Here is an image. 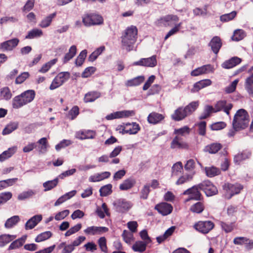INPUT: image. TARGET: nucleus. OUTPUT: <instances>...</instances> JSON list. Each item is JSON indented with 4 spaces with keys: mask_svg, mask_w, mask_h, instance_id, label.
I'll list each match as a JSON object with an SVG mask.
<instances>
[{
    "mask_svg": "<svg viewBox=\"0 0 253 253\" xmlns=\"http://www.w3.org/2000/svg\"><path fill=\"white\" fill-rule=\"evenodd\" d=\"M138 38V29L135 26L127 27L123 32L121 39V46L127 51L133 50Z\"/></svg>",
    "mask_w": 253,
    "mask_h": 253,
    "instance_id": "1",
    "label": "nucleus"
},
{
    "mask_svg": "<svg viewBox=\"0 0 253 253\" xmlns=\"http://www.w3.org/2000/svg\"><path fill=\"white\" fill-rule=\"evenodd\" d=\"M249 122L250 116L248 112L244 109H240L234 116L232 126L236 131H240L247 128Z\"/></svg>",
    "mask_w": 253,
    "mask_h": 253,
    "instance_id": "2",
    "label": "nucleus"
},
{
    "mask_svg": "<svg viewBox=\"0 0 253 253\" xmlns=\"http://www.w3.org/2000/svg\"><path fill=\"white\" fill-rule=\"evenodd\" d=\"M243 188V185L239 183H231L227 182L223 185L225 196L228 199H231L235 195L239 194Z\"/></svg>",
    "mask_w": 253,
    "mask_h": 253,
    "instance_id": "3",
    "label": "nucleus"
},
{
    "mask_svg": "<svg viewBox=\"0 0 253 253\" xmlns=\"http://www.w3.org/2000/svg\"><path fill=\"white\" fill-rule=\"evenodd\" d=\"M85 239L84 236H79L70 244H68L65 242L61 243L58 245V249L62 250L61 253H72L75 247L80 246Z\"/></svg>",
    "mask_w": 253,
    "mask_h": 253,
    "instance_id": "4",
    "label": "nucleus"
},
{
    "mask_svg": "<svg viewBox=\"0 0 253 253\" xmlns=\"http://www.w3.org/2000/svg\"><path fill=\"white\" fill-rule=\"evenodd\" d=\"M200 190H201L198 184L184 191L183 195L189 196L184 200V203L187 205L191 200L201 201L203 199V196Z\"/></svg>",
    "mask_w": 253,
    "mask_h": 253,
    "instance_id": "5",
    "label": "nucleus"
},
{
    "mask_svg": "<svg viewBox=\"0 0 253 253\" xmlns=\"http://www.w3.org/2000/svg\"><path fill=\"white\" fill-rule=\"evenodd\" d=\"M71 74L69 72H61L59 73L51 82L49 88L52 90L61 86L70 78Z\"/></svg>",
    "mask_w": 253,
    "mask_h": 253,
    "instance_id": "6",
    "label": "nucleus"
},
{
    "mask_svg": "<svg viewBox=\"0 0 253 253\" xmlns=\"http://www.w3.org/2000/svg\"><path fill=\"white\" fill-rule=\"evenodd\" d=\"M83 23L86 26L92 25H101L103 23V17L98 14L95 13H87L83 17Z\"/></svg>",
    "mask_w": 253,
    "mask_h": 253,
    "instance_id": "7",
    "label": "nucleus"
},
{
    "mask_svg": "<svg viewBox=\"0 0 253 253\" xmlns=\"http://www.w3.org/2000/svg\"><path fill=\"white\" fill-rule=\"evenodd\" d=\"M214 226V223L211 220H201L196 222L194 224L193 227L197 231L206 234L212 230Z\"/></svg>",
    "mask_w": 253,
    "mask_h": 253,
    "instance_id": "8",
    "label": "nucleus"
},
{
    "mask_svg": "<svg viewBox=\"0 0 253 253\" xmlns=\"http://www.w3.org/2000/svg\"><path fill=\"white\" fill-rule=\"evenodd\" d=\"M199 186L200 190L203 191L207 196H212L218 193L216 187L209 180L202 181Z\"/></svg>",
    "mask_w": 253,
    "mask_h": 253,
    "instance_id": "9",
    "label": "nucleus"
},
{
    "mask_svg": "<svg viewBox=\"0 0 253 253\" xmlns=\"http://www.w3.org/2000/svg\"><path fill=\"white\" fill-rule=\"evenodd\" d=\"M135 114V112L134 110H123L108 114L105 117V119L107 120L120 119L132 117L134 116Z\"/></svg>",
    "mask_w": 253,
    "mask_h": 253,
    "instance_id": "10",
    "label": "nucleus"
},
{
    "mask_svg": "<svg viewBox=\"0 0 253 253\" xmlns=\"http://www.w3.org/2000/svg\"><path fill=\"white\" fill-rule=\"evenodd\" d=\"M170 148L172 149H178L184 150H189L190 147L189 144L184 141L182 137L179 135H176L170 143Z\"/></svg>",
    "mask_w": 253,
    "mask_h": 253,
    "instance_id": "11",
    "label": "nucleus"
},
{
    "mask_svg": "<svg viewBox=\"0 0 253 253\" xmlns=\"http://www.w3.org/2000/svg\"><path fill=\"white\" fill-rule=\"evenodd\" d=\"M154 209L163 216H167L172 212L173 207L167 202H161L156 205Z\"/></svg>",
    "mask_w": 253,
    "mask_h": 253,
    "instance_id": "12",
    "label": "nucleus"
},
{
    "mask_svg": "<svg viewBox=\"0 0 253 253\" xmlns=\"http://www.w3.org/2000/svg\"><path fill=\"white\" fill-rule=\"evenodd\" d=\"M179 20V18L177 15L168 14L157 19L156 21V24L158 26H169L170 22H178Z\"/></svg>",
    "mask_w": 253,
    "mask_h": 253,
    "instance_id": "13",
    "label": "nucleus"
},
{
    "mask_svg": "<svg viewBox=\"0 0 253 253\" xmlns=\"http://www.w3.org/2000/svg\"><path fill=\"white\" fill-rule=\"evenodd\" d=\"M156 57V55H153L150 57L141 58L139 61L135 62L133 65L148 67H154L157 64Z\"/></svg>",
    "mask_w": 253,
    "mask_h": 253,
    "instance_id": "14",
    "label": "nucleus"
},
{
    "mask_svg": "<svg viewBox=\"0 0 253 253\" xmlns=\"http://www.w3.org/2000/svg\"><path fill=\"white\" fill-rule=\"evenodd\" d=\"M19 40L17 38H14L0 43V50L11 51L18 44Z\"/></svg>",
    "mask_w": 253,
    "mask_h": 253,
    "instance_id": "15",
    "label": "nucleus"
},
{
    "mask_svg": "<svg viewBox=\"0 0 253 253\" xmlns=\"http://www.w3.org/2000/svg\"><path fill=\"white\" fill-rule=\"evenodd\" d=\"M214 106L217 112L223 110L228 116H230V111L233 106L232 103H227L225 100L217 101Z\"/></svg>",
    "mask_w": 253,
    "mask_h": 253,
    "instance_id": "16",
    "label": "nucleus"
},
{
    "mask_svg": "<svg viewBox=\"0 0 253 253\" xmlns=\"http://www.w3.org/2000/svg\"><path fill=\"white\" fill-rule=\"evenodd\" d=\"M214 68L210 64L205 65L197 68L193 70L191 73L192 76L196 77L203 74H206L210 72H213Z\"/></svg>",
    "mask_w": 253,
    "mask_h": 253,
    "instance_id": "17",
    "label": "nucleus"
},
{
    "mask_svg": "<svg viewBox=\"0 0 253 253\" xmlns=\"http://www.w3.org/2000/svg\"><path fill=\"white\" fill-rule=\"evenodd\" d=\"M212 52L217 54L222 45V40L218 36L213 37L209 43Z\"/></svg>",
    "mask_w": 253,
    "mask_h": 253,
    "instance_id": "18",
    "label": "nucleus"
},
{
    "mask_svg": "<svg viewBox=\"0 0 253 253\" xmlns=\"http://www.w3.org/2000/svg\"><path fill=\"white\" fill-rule=\"evenodd\" d=\"M165 118V115L156 112H152L149 114L147 121L151 124L156 125L161 123L164 120Z\"/></svg>",
    "mask_w": 253,
    "mask_h": 253,
    "instance_id": "19",
    "label": "nucleus"
},
{
    "mask_svg": "<svg viewBox=\"0 0 253 253\" xmlns=\"http://www.w3.org/2000/svg\"><path fill=\"white\" fill-rule=\"evenodd\" d=\"M212 81L210 79H204L196 82L193 85L191 91L193 93L197 92L201 89L211 85Z\"/></svg>",
    "mask_w": 253,
    "mask_h": 253,
    "instance_id": "20",
    "label": "nucleus"
},
{
    "mask_svg": "<svg viewBox=\"0 0 253 253\" xmlns=\"http://www.w3.org/2000/svg\"><path fill=\"white\" fill-rule=\"evenodd\" d=\"M108 231V229L105 227L90 226L84 230V232L87 235H97L105 233Z\"/></svg>",
    "mask_w": 253,
    "mask_h": 253,
    "instance_id": "21",
    "label": "nucleus"
},
{
    "mask_svg": "<svg viewBox=\"0 0 253 253\" xmlns=\"http://www.w3.org/2000/svg\"><path fill=\"white\" fill-rule=\"evenodd\" d=\"M96 135V131L91 130H80L76 133V137L80 139H93Z\"/></svg>",
    "mask_w": 253,
    "mask_h": 253,
    "instance_id": "22",
    "label": "nucleus"
},
{
    "mask_svg": "<svg viewBox=\"0 0 253 253\" xmlns=\"http://www.w3.org/2000/svg\"><path fill=\"white\" fill-rule=\"evenodd\" d=\"M219 224L222 230L226 233H230L234 230L237 228V224L236 221L230 223L223 221H220Z\"/></svg>",
    "mask_w": 253,
    "mask_h": 253,
    "instance_id": "23",
    "label": "nucleus"
},
{
    "mask_svg": "<svg viewBox=\"0 0 253 253\" xmlns=\"http://www.w3.org/2000/svg\"><path fill=\"white\" fill-rule=\"evenodd\" d=\"M242 61V59L237 56H234L224 61L221 65L223 68L231 69L239 65Z\"/></svg>",
    "mask_w": 253,
    "mask_h": 253,
    "instance_id": "24",
    "label": "nucleus"
},
{
    "mask_svg": "<svg viewBox=\"0 0 253 253\" xmlns=\"http://www.w3.org/2000/svg\"><path fill=\"white\" fill-rule=\"evenodd\" d=\"M189 116L184 108H178L172 115L171 118L175 121H179Z\"/></svg>",
    "mask_w": 253,
    "mask_h": 253,
    "instance_id": "25",
    "label": "nucleus"
},
{
    "mask_svg": "<svg viewBox=\"0 0 253 253\" xmlns=\"http://www.w3.org/2000/svg\"><path fill=\"white\" fill-rule=\"evenodd\" d=\"M206 208L205 203L203 201H198L193 204L190 208L189 211L194 213L200 214L203 212Z\"/></svg>",
    "mask_w": 253,
    "mask_h": 253,
    "instance_id": "26",
    "label": "nucleus"
},
{
    "mask_svg": "<svg viewBox=\"0 0 253 253\" xmlns=\"http://www.w3.org/2000/svg\"><path fill=\"white\" fill-rule=\"evenodd\" d=\"M27 238V235H23L21 238L13 240V242L8 246V250L11 251L20 248L24 244Z\"/></svg>",
    "mask_w": 253,
    "mask_h": 253,
    "instance_id": "27",
    "label": "nucleus"
},
{
    "mask_svg": "<svg viewBox=\"0 0 253 253\" xmlns=\"http://www.w3.org/2000/svg\"><path fill=\"white\" fill-rule=\"evenodd\" d=\"M110 175L111 173L109 171L98 173L90 176L89 178V180L92 182H98L109 178Z\"/></svg>",
    "mask_w": 253,
    "mask_h": 253,
    "instance_id": "28",
    "label": "nucleus"
},
{
    "mask_svg": "<svg viewBox=\"0 0 253 253\" xmlns=\"http://www.w3.org/2000/svg\"><path fill=\"white\" fill-rule=\"evenodd\" d=\"M244 86L249 96L253 98V73L246 78Z\"/></svg>",
    "mask_w": 253,
    "mask_h": 253,
    "instance_id": "29",
    "label": "nucleus"
},
{
    "mask_svg": "<svg viewBox=\"0 0 253 253\" xmlns=\"http://www.w3.org/2000/svg\"><path fill=\"white\" fill-rule=\"evenodd\" d=\"M20 94L28 104L34 100L36 97V91L33 89H28L23 91Z\"/></svg>",
    "mask_w": 253,
    "mask_h": 253,
    "instance_id": "30",
    "label": "nucleus"
},
{
    "mask_svg": "<svg viewBox=\"0 0 253 253\" xmlns=\"http://www.w3.org/2000/svg\"><path fill=\"white\" fill-rule=\"evenodd\" d=\"M101 94L97 91H90L85 94L84 101L85 103L92 102L99 98Z\"/></svg>",
    "mask_w": 253,
    "mask_h": 253,
    "instance_id": "31",
    "label": "nucleus"
},
{
    "mask_svg": "<svg viewBox=\"0 0 253 253\" xmlns=\"http://www.w3.org/2000/svg\"><path fill=\"white\" fill-rule=\"evenodd\" d=\"M27 105L21 94L15 96L12 101V106L13 109H18Z\"/></svg>",
    "mask_w": 253,
    "mask_h": 253,
    "instance_id": "32",
    "label": "nucleus"
},
{
    "mask_svg": "<svg viewBox=\"0 0 253 253\" xmlns=\"http://www.w3.org/2000/svg\"><path fill=\"white\" fill-rule=\"evenodd\" d=\"M17 237L16 235L3 234L0 235V247H2L8 244Z\"/></svg>",
    "mask_w": 253,
    "mask_h": 253,
    "instance_id": "33",
    "label": "nucleus"
},
{
    "mask_svg": "<svg viewBox=\"0 0 253 253\" xmlns=\"http://www.w3.org/2000/svg\"><path fill=\"white\" fill-rule=\"evenodd\" d=\"M205 171L209 177H213L221 173L220 169L213 166L205 167Z\"/></svg>",
    "mask_w": 253,
    "mask_h": 253,
    "instance_id": "34",
    "label": "nucleus"
},
{
    "mask_svg": "<svg viewBox=\"0 0 253 253\" xmlns=\"http://www.w3.org/2000/svg\"><path fill=\"white\" fill-rule=\"evenodd\" d=\"M136 183L134 178H129L125 180L119 186L120 189L122 191L127 190L132 188Z\"/></svg>",
    "mask_w": 253,
    "mask_h": 253,
    "instance_id": "35",
    "label": "nucleus"
},
{
    "mask_svg": "<svg viewBox=\"0 0 253 253\" xmlns=\"http://www.w3.org/2000/svg\"><path fill=\"white\" fill-rule=\"evenodd\" d=\"M140 129L139 125L136 123L126 124V133L135 134L139 131Z\"/></svg>",
    "mask_w": 253,
    "mask_h": 253,
    "instance_id": "36",
    "label": "nucleus"
},
{
    "mask_svg": "<svg viewBox=\"0 0 253 253\" xmlns=\"http://www.w3.org/2000/svg\"><path fill=\"white\" fill-rule=\"evenodd\" d=\"M41 215H35L30 219L25 224V229L26 230L32 229L34 228L37 224L42 220Z\"/></svg>",
    "mask_w": 253,
    "mask_h": 253,
    "instance_id": "37",
    "label": "nucleus"
},
{
    "mask_svg": "<svg viewBox=\"0 0 253 253\" xmlns=\"http://www.w3.org/2000/svg\"><path fill=\"white\" fill-rule=\"evenodd\" d=\"M96 213L101 218H104L105 214L107 216H110V215L107 206L105 203L102 204L101 208L99 207L97 208Z\"/></svg>",
    "mask_w": 253,
    "mask_h": 253,
    "instance_id": "38",
    "label": "nucleus"
},
{
    "mask_svg": "<svg viewBox=\"0 0 253 253\" xmlns=\"http://www.w3.org/2000/svg\"><path fill=\"white\" fill-rule=\"evenodd\" d=\"M175 228L176 227L174 226L170 227L169 228L168 230L166 231V232L164 233L163 235L157 237L156 239L157 242L159 244H161L164 241H165L168 238H169V237L172 235V234L174 232Z\"/></svg>",
    "mask_w": 253,
    "mask_h": 253,
    "instance_id": "39",
    "label": "nucleus"
},
{
    "mask_svg": "<svg viewBox=\"0 0 253 253\" xmlns=\"http://www.w3.org/2000/svg\"><path fill=\"white\" fill-rule=\"evenodd\" d=\"M17 147L14 146L8 149L0 154V162H3L10 158L16 151Z\"/></svg>",
    "mask_w": 253,
    "mask_h": 253,
    "instance_id": "40",
    "label": "nucleus"
},
{
    "mask_svg": "<svg viewBox=\"0 0 253 253\" xmlns=\"http://www.w3.org/2000/svg\"><path fill=\"white\" fill-rule=\"evenodd\" d=\"M12 96V92L8 87L5 86L0 89V99L9 100L11 98Z\"/></svg>",
    "mask_w": 253,
    "mask_h": 253,
    "instance_id": "41",
    "label": "nucleus"
},
{
    "mask_svg": "<svg viewBox=\"0 0 253 253\" xmlns=\"http://www.w3.org/2000/svg\"><path fill=\"white\" fill-rule=\"evenodd\" d=\"M222 148V145L219 143H213L206 147V151L210 154H215Z\"/></svg>",
    "mask_w": 253,
    "mask_h": 253,
    "instance_id": "42",
    "label": "nucleus"
},
{
    "mask_svg": "<svg viewBox=\"0 0 253 253\" xmlns=\"http://www.w3.org/2000/svg\"><path fill=\"white\" fill-rule=\"evenodd\" d=\"M56 15V12H54L45 17L42 20L39 26L42 28H46L49 26L52 22L53 19H54Z\"/></svg>",
    "mask_w": 253,
    "mask_h": 253,
    "instance_id": "43",
    "label": "nucleus"
},
{
    "mask_svg": "<svg viewBox=\"0 0 253 253\" xmlns=\"http://www.w3.org/2000/svg\"><path fill=\"white\" fill-rule=\"evenodd\" d=\"M77 53V47L76 45H72L69 51L65 55L63 59V63H67L69 60L72 59L76 54Z\"/></svg>",
    "mask_w": 253,
    "mask_h": 253,
    "instance_id": "44",
    "label": "nucleus"
},
{
    "mask_svg": "<svg viewBox=\"0 0 253 253\" xmlns=\"http://www.w3.org/2000/svg\"><path fill=\"white\" fill-rule=\"evenodd\" d=\"M42 35L43 32L42 30L37 28H34L28 33V34L25 37V39H33L39 38Z\"/></svg>",
    "mask_w": 253,
    "mask_h": 253,
    "instance_id": "45",
    "label": "nucleus"
},
{
    "mask_svg": "<svg viewBox=\"0 0 253 253\" xmlns=\"http://www.w3.org/2000/svg\"><path fill=\"white\" fill-rule=\"evenodd\" d=\"M148 244L143 241H136L132 246V249L134 252L142 253L146 250Z\"/></svg>",
    "mask_w": 253,
    "mask_h": 253,
    "instance_id": "46",
    "label": "nucleus"
},
{
    "mask_svg": "<svg viewBox=\"0 0 253 253\" xmlns=\"http://www.w3.org/2000/svg\"><path fill=\"white\" fill-rule=\"evenodd\" d=\"M145 78L144 76H138L131 80H128L126 83L127 86H137L144 82Z\"/></svg>",
    "mask_w": 253,
    "mask_h": 253,
    "instance_id": "47",
    "label": "nucleus"
},
{
    "mask_svg": "<svg viewBox=\"0 0 253 253\" xmlns=\"http://www.w3.org/2000/svg\"><path fill=\"white\" fill-rule=\"evenodd\" d=\"M182 23L180 22L175 24L174 26L172 28L169 32L167 34L164 38V40L166 41L169 38L171 37V36L175 35L178 33L182 27Z\"/></svg>",
    "mask_w": 253,
    "mask_h": 253,
    "instance_id": "48",
    "label": "nucleus"
},
{
    "mask_svg": "<svg viewBox=\"0 0 253 253\" xmlns=\"http://www.w3.org/2000/svg\"><path fill=\"white\" fill-rule=\"evenodd\" d=\"M57 58L53 59L49 62L43 64L41 69L39 70V72L42 73H45L49 70V69L55 65L57 62Z\"/></svg>",
    "mask_w": 253,
    "mask_h": 253,
    "instance_id": "49",
    "label": "nucleus"
},
{
    "mask_svg": "<svg viewBox=\"0 0 253 253\" xmlns=\"http://www.w3.org/2000/svg\"><path fill=\"white\" fill-rule=\"evenodd\" d=\"M20 220L19 217L14 215L8 218L5 222L4 226L6 228H11L15 225Z\"/></svg>",
    "mask_w": 253,
    "mask_h": 253,
    "instance_id": "50",
    "label": "nucleus"
},
{
    "mask_svg": "<svg viewBox=\"0 0 253 253\" xmlns=\"http://www.w3.org/2000/svg\"><path fill=\"white\" fill-rule=\"evenodd\" d=\"M133 233L128 230H124L122 234V237L124 241L127 244H131L133 242L134 238L133 235Z\"/></svg>",
    "mask_w": 253,
    "mask_h": 253,
    "instance_id": "51",
    "label": "nucleus"
},
{
    "mask_svg": "<svg viewBox=\"0 0 253 253\" xmlns=\"http://www.w3.org/2000/svg\"><path fill=\"white\" fill-rule=\"evenodd\" d=\"M237 12L233 11L229 13L223 14L220 17V20L222 22H227L233 20L237 16Z\"/></svg>",
    "mask_w": 253,
    "mask_h": 253,
    "instance_id": "52",
    "label": "nucleus"
},
{
    "mask_svg": "<svg viewBox=\"0 0 253 253\" xmlns=\"http://www.w3.org/2000/svg\"><path fill=\"white\" fill-rule=\"evenodd\" d=\"M18 124L17 123L13 122L10 123L3 129L2 134L7 135L11 133L18 128Z\"/></svg>",
    "mask_w": 253,
    "mask_h": 253,
    "instance_id": "53",
    "label": "nucleus"
},
{
    "mask_svg": "<svg viewBox=\"0 0 253 253\" xmlns=\"http://www.w3.org/2000/svg\"><path fill=\"white\" fill-rule=\"evenodd\" d=\"M58 183V179L55 178L52 180L47 181L43 184V186L44 188V191H47L51 190L55 187Z\"/></svg>",
    "mask_w": 253,
    "mask_h": 253,
    "instance_id": "54",
    "label": "nucleus"
},
{
    "mask_svg": "<svg viewBox=\"0 0 253 253\" xmlns=\"http://www.w3.org/2000/svg\"><path fill=\"white\" fill-rule=\"evenodd\" d=\"M246 36V33L243 30L237 29L234 32L232 37L233 41H239L242 40Z\"/></svg>",
    "mask_w": 253,
    "mask_h": 253,
    "instance_id": "55",
    "label": "nucleus"
},
{
    "mask_svg": "<svg viewBox=\"0 0 253 253\" xmlns=\"http://www.w3.org/2000/svg\"><path fill=\"white\" fill-rule=\"evenodd\" d=\"M105 50V46H102L97 48L88 57V60L93 62L97 59L98 56Z\"/></svg>",
    "mask_w": 253,
    "mask_h": 253,
    "instance_id": "56",
    "label": "nucleus"
},
{
    "mask_svg": "<svg viewBox=\"0 0 253 253\" xmlns=\"http://www.w3.org/2000/svg\"><path fill=\"white\" fill-rule=\"evenodd\" d=\"M117 206L122 211H127L131 207L129 202L124 199L118 200L117 202Z\"/></svg>",
    "mask_w": 253,
    "mask_h": 253,
    "instance_id": "57",
    "label": "nucleus"
},
{
    "mask_svg": "<svg viewBox=\"0 0 253 253\" xmlns=\"http://www.w3.org/2000/svg\"><path fill=\"white\" fill-rule=\"evenodd\" d=\"M97 243L100 250L104 253H107L108 249L107 246V240L105 237H100L97 241Z\"/></svg>",
    "mask_w": 253,
    "mask_h": 253,
    "instance_id": "58",
    "label": "nucleus"
},
{
    "mask_svg": "<svg viewBox=\"0 0 253 253\" xmlns=\"http://www.w3.org/2000/svg\"><path fill=\"white\" fill-rule=\"evenodd\" d=\"M199 101H193L184 107L188 115L194 112L199 106Z\"/></svg>",
    "mask_w": 253,
    "mask_h": 253,
    "instance_id": "59",
    "label": "nucleus"
},
{
    "mask_svg": "<svg viewBox=\"0 0 253 253\" xmlns=\"http://www.w3.org/2000/svg\"><path fill=\"white\" fill-rule=\"evenodd\" d=\"M86 55L87 50L85 49L80 52L75 61V64L77 66H81L83 64Z\"/></svg>",
    "mask_w": 253,
    "mask_h": 253,
    "instance_id": "60",
    "label": "nucleus"
},
{
    "mask_svg": "<svg viewBox=\"0 0 253 253\" xmlns=\"http://www.w3.org/2000/svg\"><path fill=\"white\" fill-rule=\"evenodd\" d=\"M195 174V172H193L191 174H188L180 176L177 180L176 183L177 185L183 184L186 182H187L193 179V175Z\"/></svg>",
    "mask_w": 253,
    "mask_h": 253,
    "instance_id": "61",
    "label": "nucleus"
},
{
    "mask_svg": "<svg viewBox=\"0 0 253 253\" xmlns=\"http://www.w3.org/2000/svg\"><path fill=\"white\" fill-rule=\"evenodd\" d=\"M52 235V233L50 231L44 232L37 236L35 241L36 242H41L45 241L50 238Z\"/></svg>",
    "mask_w": 253,
    "mask_h": 253,
    "instance_id": "62",
    "label": "nucleus"
},
{
    "mask_svg": "<svg viewBox=\"0 0 253 253\" xmlns=\"http://www.w3.org/2000/svg\"><path fill=\"white\" fill-rule=\"evenodd\" d=\"M112 186L111 184L102 186L99 190L100 196L105 197L111 194L112 192Z\"/></svg>",
    "mask_w": 253,
    "mask_h": 253,
    "instance_id": "63",
    "label": "nucleus"
},
{
    "mask_svg": "<svg viewBox=\"0 0 253 253\" xmlns=\"http://www.w3.org/2000/svg\"><path fill=\"white\" fill-rule=\"evenodd\" d=\"M79 108L78 106H74L68 114V118L71 120H74L79 114Z\"/></svg>",
    "mask_w": 253,
    "mask_h": 253,
    "instance_id": "64",
    "label": "nucleus"
}]
</instances>
